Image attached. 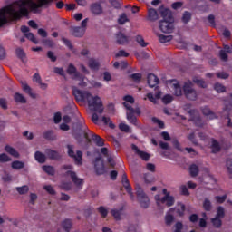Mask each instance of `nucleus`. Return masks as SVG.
I'll return each instance as SVG.
<instances>
[{
  "label": "nucleus",
  "mask_w": 232,
  "mask_h": 232,
  "mask_svg": "<svg viewBox=\"0 0 232 232\" xmlns=\"http://www.w3.org/2000/svg\"><path fill=\"white\" fill-rule=\"evenodd\" d=\"M55 0H38V4L34 2V0H18L14 2V5L18 6L19 10L16 11L17 19H21L22 17H28L30 15V12L33 14H41V9L44 6L48 8L52 3ZM29 8V10H28Z\"/></svg>",
  "instance_id": "obj_1"
},
{
  "label": "nucleus",
  "mask_w": 232,
  "mask_h": 232,
  "mask_svg": "<svg viewBox=\"0 0 232 232\" xmlns=\"http://www.w3.org/2000/svg\"><path fill=\"white\" fill-rule=\"evenodd\" d=\"M72 137L77 140L78 144H82L85 139L88 144L93 140L99 148H102V146H104V139L93 133L90 130L86 131V129H82V125L81 124H77L76 128L73 129Z\"/></svg>",
  "instance_id": "obj_2"
},
{
  "label": "nucleus",
  "mask_w": 232,
  "mask_h": 232,
  "mask_svg": "<svg viewBox=\"0 0 232 232\" xmlns=\"http://www.w3.org/2000/svg\"><path fill=\"white\" fill-rule=\"evenodd\" d=\"M17 11L14 8V5H7L0 9V28L1 26H5L6 23H8V18L6 14L11 15L14 21H19L21 18H17Z\"/></svg>",
  "instance_id": "obj_3"
},
{
  "label": "nucleus",
  "mask_w": 232,
  "mask_h": 232,
  "mask_svg": "<svg viewBox=\"0 0 232 232\" xmlns=\"http://www.w3.org/2000/svg\"><path fill=\"white\" fill-rule=\"evenodd\" d=\"M87 102L90 110L92 111H96L97 113L104 112V105H102V100L99 96H93L90 93V96L87 98Z\"/></svg>",
  "instance_id": "obj_4"
},
{
  "label": "nucleus",
  "mask_w": 232,
  "mask_h": 232,
  "mask_svg": "<svg viewBox=\"0 0 232 232\" xmlns=\"http://www.w3.org/2000/svg\"><path fill=\"white\" fill-rule=\"evenodd\" d=\"M183 95L188 101H197L198 99V92L191 85V82H187L183 85Z\"/></svg>",
  "instance_id": "obj_5"
},
{
  "label": "nucleus",
  "mask_w": 232,
  "mask_h": 232,
  "mask_svg": "<svg viewBox=\"0 0 232 232\" xmlns=\"http://www.w3.org/2000/svg\"><path fill=\"white\" fill-rule=\"evenodd\" d=\"M136 195L140 206L144 209H148V208H150V198L144 193V190H142L140 185L136 186Z\"/></svg>",
  "instance_id": "obj_6"
},
{
  "label": "nucleus",
  "mask_w": 232,
  "mask_h": 232,
  "mask_svg": "<svg viewBox=\"0 0 232 232\" xmlns=\"http://www.w3.org/2000/svg\"><path fill=\"white\" fill-rule=\"evenodd\" d=\"M73 145H67L68 150V156L71 157V159L74 160V162L77 166L82 165V151L77 150L76 154L75 151H73Z\"/></svg>",
  "instance_id": "obj_7"
},
{
  "label": "nucleus",
  "mask_w": 232,
  "mask_h": 232,
  "mask_svg": "<svg viewBox=\"0 0 232 232\" xmlns=\"http://www.w3.org/2000/svg\"><path fill=\"white\" fill-rule=\"evenodd\" d=\"M72 95L77 102H86L88 97H90V92L88 91L79 90L77 87H72Z\"/></svg>",
  "instance_id": "obj_8"
},
{
  "label": "nucleus",
  "mask_w": 232,
  "mask_h": 232,
  "mask_svg": "<svg viewBox=\"0 0 232 232\" xmlns=\"http://www.w3.org/2000/svg\"><path fill=\"white\" fill-rule=\"evenodd\" d=\"M175 26L173 25V21L163 19L160 21V30L163 34H172Z\"/></svg>",
  "instance_id": "obj_9"
},
{
  "label": "nucleus",
  "mask_w": 232,
  "mask_h": 232,
  "mask_svg": "<svg viewBox=\"0 0 232 232\" xmlns=\"http://www.w3.org/2000/svg\"><path fill=\"white\" fill-rule=\"evenodd\" d=\"M155 200L158 205L161 202V204H166L168 208H171V206L175 204V197L169 195V193L166 194L161 198L160 196H155Z\"/></svg>",
  "instance_id": "obj_10"
},
{
  "label": "nucleus",
  "mask_w": 232,
  "mask_h": 232,
  "mask_svg": "<svg viewBox=\"0 0 232 232\" xmlns=\"http://www.w3.org/2000/svg\"><path fill=\"white\" fill-rule=\"evenodd\" d=\"M121 184L123 188H125L127 193H129L131 200H133L135 196H133V189L131 188V185H130V180L128 179V175H126V173L122 175Z\"/></svg>",
  "instance_id": "obj_11"
},
{
  "label": "nucleus",
  "mask_w": 232,
  "mask_h": 232,
  "mask_svg": "<svg viewBox=\"0 0 232 232\" xmlns=\"http://www.w3.org/2000/svg\"><path fill=\"white\" fill-rule=\"evenodd\" d=\"M94 169L97 175H104L106 169L104 167V161L101 158L95 159Z\"/></svg>",
  "instance_id": "obj_12"
},
{
  "label": "nucleus",
  "mask_w": 232,
  "mask_h": 232,
  "mask_svg": "<svg viewBox=\"0 0 232 232\" xmlns=\"http://www.w3.org/2000/svg\"><path fill=\"white\" fill-rule=\"evenodd\" d=\"M66 175H69L72 181L73 182V184H75V186H77L78 188L80 186H83L84 184V179H79L77 177V173H75V171H72V170H67L66 171Z\"/></svg>",
  "instance_id": "obj_13"
},
{
  "label": "nucleus",
  "mask_w": 232,
  "mask_h": 232,
  "mask_svg": "<svg viewBox=\"0 0 232 232\" xmlns=\"http://www.w3.org/2000/svg\"><path fill=\"white\" fill-rule=\"evenodd\" d=\"M115 37L117 44H120L121 46H124L130 43V37L122 34V32H118L115 34Z\"/></svg>",
  "instance_id": "obj_14"
},
{
  "label": "nucleus",
  "mask_w": 232,
  "mask_h": 232,
  "mask_svg": "<svg viewBox=\"0 0 232 232\" xmlns=\"http://www.w3.org/2000/svg\"><path fill=\"white\" fill-rule=\"evenodd\" d=\"M175 210H176L178 217L182 218L186 214V205H184V203H182V202H178L176 208H169L170 213H173V211H175Z\"/></svg>",
  "instance_id": "obj_15"
},
{
  "label": "nucleus",
  "mask_w": 232,
  "mask_h": 232,
  "mask_svg": "<svg viewBox=\"0 0 232 232\" xmlns=\"http://www.w3.org/2000/svg\"><path fill=\"white\" fill-rule=\"evenodd\" d=\"M147 82L150 88H155V86L160 84V80L159 79V77H157V75L153 73H149L147 76Z\"/></svg>",
  "instance_id": "obj_16"
},
{
  "label": "nucleus",
  "mask_w": 232,
  "mask_h": 232,
  "mask_svg": "<svg viewBox=\"0 0 232 232\" xmlns=\"http://www.w3.org/2000/svg\"><path fill=\"white\" fill-rule=\"evenodd\" d=\"M67 73L68 75H74V79H82V74L77 72V67H75V65H73L72 63H70L68 65Z\"/></svg>",
  "instance_id": "obj_17"
},
{
  "label": "nucleus",
  "mask_w": 232,
  "mask_h": 232,
  "mask_svg": "<svg viewBox=\"0 0 232 232\" xmlns=\"http://www.w3.org/2000/svg\"><path fill=\"white\" fill-rule=\"evenodd\" d=\"M171 82H174L172 83L174 95H176V97H182V94L184 93V87L182 88L180 83L176 80H172Z\"/></svg>",
  "instance_id": "obj_18"
},
{
  "label": "nucleus",
  "mask_w": 232,
  "mask_h": 232,
  "mask_svg": "<svg viewBox=\"0 0 232 232\" xmlns=\"http://www.w3.org/2000/svg\"><path fill=\"white\" fill-rule=\"evenodd\" d=\"M71 34L74 37H82L86 34V29L81 26L71 27Z\"/></svg>",
  "instance_id": "obj_19"
},
{
  "label": "nucleus",
  "mask_w": 232,
  "mask_h": 232,
  "mask_svg": "<svg viewBox=\"0 0 232 232\" xmlns=\"http://www.w3.org/2000/svg\"><path fill=\"white\" fill-rule=\"evenodd\" d=\"M131 148L136 152V154L139 155V157H140V159H142V160H146V161L150 160V154L140 150L139 149V147H137V145L132 144Z\"/></svg>",
  "instance_id": "obj_20"
},
{
  "label": "nucleus",
  "mask_w": 232,
  "mask_h": 232,
  "mask_svg": "<svg viewBox=\"0 0 232 232\" xmlns=\"http://www.w3.org/2000/svg\"><path fill=\"white\" fill-rule=\"evenodd\" d=\"M45 155H47V157L51 159V160H59V159H61V155H59V152L51 149H47L45 150Z\"/></svg>",
  "instance_id": "obj_21"
},
{
  "label": "nucleus",
  "mask_w": 232,
  "mask_h": 232,
  "mask_svg": "<svg viewBox=\"0 0 232 232\" xmlns=\"http://www.w3.org/2000/svg\"><path fill=\"white\" fill-rule=\"evenodd\" d=\"M44 139L45 140L53 141L57 140V135H55V132L52 130H48L43 133Z\"/></svg>",
  "instance_id": "obj_22"
},
{
  "label": "nucleus",
  "mask_w": 232,
  "mask_h": 232,
  "mask_svg": "<svg viewBox=\"0 0 232 232\" xmlns=\"http://www.w3.org/2000/svg\"><path fill=\"white\" fill-rule=\"evenodd\" d=\"M210 148L212 150V153H219V151H221V150H222V147L220 146V143L215 138L211 139Z\"/></svg>",
  "instance_id": "obj_23"
},
{
  "label": "nucleus",
  "mask_w": 232,
  "mask_h": 232,
  "mask_svg": "<svg viewBox=\"0 0 232 232\" xmlns=\"http://www.w3.org/2000/svg\"><path fill=\"white\" fill-rule=\"evenodd\" d=\"M91 12L94 15H100V14H102V6L99 3H93L91 5Z\"/></svg>",
  "instance_id": "obj_24"
},
{
  "label": "nucleus",
  "mask_w": 232,
  "mask_h": 232,
  "mask_svg": "<svg viewBox=\"0 0 232 232\" xmlns=\"http://www.w3.org/2000/svg\"><path fill=\"white\" fill-rule=\"evenodd\" d=\"M5 151H6V153L11 155L12 157H14L15 159H19L20 157L19 152L10 145H5Z\"/></svg>",
  "instance_id": "obj_25"
},
{
  "label": "nucleus",
  "mask_w": 232,
  "mask_h": 232,
  "mask_svg": "<svg viewBox=\"0 0 232 232\" xmlns=\"http://www.w3.org/2000/svg\"><path fill=\"white\" fill-rule=\"evenodd\" d=\"M201 111L206 117H210V119H217V114L211 111V109H209L208 106L203 107Z\"/></svg>",
  "instance_id": "obj_26"
},
{
  "label": "nucleus",
  "mask_w": 232,
  "mask_h": 232,
  "mask_svg": "<svg viewBox=\"0 0 232 232\" xmlns=\"http://www.w3.org/2000/svg\"><path fill=\"white\" fill-rule=\"evenodd\" d=\"M22 90L24 92V93L31 96L32 99H35L36 95L35 93L32 92V88L29 87L28 83L22 82Z\"/></svg>",
  "instance_id": "obj_27"
},
{
  "label": "nucleus",
  "mask_w": 232,
  "mask_h": 232,
  "mask_svg": "<svg viewBox=\"0 0 232 232\" xmlns=\"http://www.w3.org/2000/svg\"><path fill=\"white\" fill-rule=\"evenodd\" d=\"M73 223L72 222V219H65L62 222V227L65 232H70Z\"/></svg>",
  "instance_id": "obj_28"
},
{
  "label": "nucleus",
  "mask_w": 232,
  "mask_h": 232,
  "mask_svg": "<svg viewBox=\"0 0 232 232\" xmlns=\"http://www.w3.org/2000/svg\"><path fill=\"white\" fill-rule=\"evenodd\" d=\"M159 19V14L157 10L150 8L148 11V21H157Z\"/></svg>",
  "instance_id": "obj_29"
},
{
  "label": "nucleus",
  "mask_w": 232,
  "mask_h": 232,
  "mask_svg": "<svg viewBox=\"0 0 232 232\" xmlns=\"http://www.w3.org/2000/svg\"><path fill=\"white\" fill-rule=\"evenodd\" d=\"M34 159L39 162L40 164H44L46 162V156L43 154V152L37 150L34 153Z\"/></svg>",
  "instance_id": "obj_30"
},
{
  "label": "nucleus",
  "mask_w": 232,
  "mask_h": 232,
  "mask_svg": "<svg viewBox=\"0 0 232 232\" xmlns=\"http://www.w3.org/2000/svg\"><path fill=\"white\" fill-rule=\"evenodd\" d=\"M122 211H124V207H121V208L117 209H111V214L115 218V220H121V215H122Z\"/></svg>",
  "instance_id": "obj_31"
},
{
  "label": "nucleus",
  "mask_w": 232,
  "mask_h": 232,
  "mask_svg": "<svg viewBox=\"0 0 232 232\" xmlns=\"http://www.w3.org/2000/svg\"><path fill=\"white\" fill-rule=\"evenodd\" d=\"M160 15L163 17V19L174 21L173 15H171V11H169V9H161Z\"/></svg>",
  "instance_id": "obj_32"
},
{
  "label": "nucleus",
  "mask_w": 232,
  "mask_h": 232,
  "mask_svg": "<svg viewBox=\"0 0 232 232\" xmlns=\"http://www.w3.org/2000/svg\"><path fill=\"white\" fill-rule=\"evenodd\" d=\"M14 99L16 103L26 104V98L19 92L14 93Z\"/></svg>",
  "instance_id": "obj_33"
},
{
  "label": "nucleus",
  "mask_w": 232,
  "mask_h": 232,
  "mask_svg": "<svg viewBox=\"0 0 232 232\" xmlns=\"http://www.w3.org/2000/svg\"><path fill=\"white\" fill-rule=\"evenodd\" d=\"M88 66L91 70H99L101 63L95 58L89 59Z\"/></svg>",
  "instance_id": "obj_34"
},
{
  "label": "nucleus",
  "mask_w": 232,
  "mask_h": 232,
  "mask_svg": "<svg viewBox=\"0 0 232 232\" xmlns=\"http://www.w3.org/2000/svg\"><path fill=\"white\" fill-rule=\"evenodd\" d=\"M192 82L197 84V86H199V88H208V83H206V81L203 79H198V77H194L192 79Z\"/></svg>",
  "instance_id": "obj_35"
},
{
  "label": "nucleus",
  "mask_w": 232,
  "mask_h": 232,
  "mask_svg": "<svg viewBox=\"0 0 232 232\" xmlns=\"http://www.w3.org/2000/svg\"><path fill=\"white\" fill-rule=\"evenodd\" d=\"M203 209L204 211H211L213 209V204H211V200L209 198H206L203 201Z\"/></svg>",
  "instance_id": "obj_36"
},
{
  "label": "nucleus",
  "mask_w": 232,
  "mask_h": 232,
  "mask_svg": "<svg viewBox=\"0 0 232 232\" xmlns=\"http://www.w3.org/2000/svg\"><path fill=\"white\" fill-rule=\"evenodd\" d=\"M42 169H44V171L45 173H47V175H51L52 177H53V175H55V168H53L50 165H44L42 167Z\"/></svg>",
  "instance_id": "obj_37"
},
{
  "label": "nucleus",
  "mask_w": 232,
  "mask_h": 232,
  "mask_svg": "<svg viewBox=\"0 0 232 232\" xmlns=\"http://www.w3.org/2000/svg\"><path fill=\"white\" fill-rule=\"evenodd\" d=\"M12 169H23L24 168V162L21 160H14L11 163Z\"/></svg>",
  "instance_id": "obj_38"
},
{
  "label": "nucleus",
  "mask_w": 232,
  "mask_h": 232,
  "mask_svg": "<svg viewBox=\"0 0 232 232\" xmlns=\"http://www.w3.org/2000/svg\"><path fill=\"white\" fill-rule=\"evenodd\" d=\"M211 224L216 227L217 229H219V227H222V219L220 218H211Z\"/></svg>",
  "instance_id": "obj_39"
},
{
  "label": "nucleus",
  "mask_w": 232,
  "mask_h": 232,
  "mask_svg": "<svg viewBox=\"0 0 232 232\" xmlns=\"http://www.w3.org/2000/svg\"><path fill=\"white\" fill-rule=\"evenodd\" d=\"M127 120L130 124H133V126H137V117L132 112H127Z\"/></svg>",
  "instance_id": "obj_40"
},
{
  "label": "nucleus",
  "mask_w": 232,
  "mask_h": 232,
  "mask_svg": "<svg viewBox=\"0 0 232 232\" xmlns=\"http://www.w3.org/2000/svg\"><path fill=\"white\" fill-rule=\"evenodd\" d=\"M181 21H182V23H184V24H188V23H189V21H191V13L188 11H185L181 17Z\"/></svg>",
  "instance_id": "obj_41"
},
{
  "label": "nucleus",
  "mask_w": 232,
  "mask_h": 232,
  "mask_svg": "<svg viewBox=\"0 0 232 232\" xmlns=\"http://www.w3.org/2000/svg\"><path fill=\"white\" fill-rule=\"evenodd\" d=\"M16 191L19 193V195H26L28 191H30V188L28 185H24L22 187H16Z\"/></svg>",
  "instance_id": "obj_42"
},
{
  "label": "nucleus",
  "mask_w": 232,
  "mask_h": 232,
  "mask_svg": "<svg viewBox=\"0 0 232 232\" xmlns=\"http://www.w3.org/2000/svg\"><path fill=\"white\" fill-rule=\"evenodd\" d=\"M198 166H197L196 164H192L189 167V172H190V176L191 177H197L198 176Z\"/></svg>",
  "instance_id": "obj_43"
},
{
  "label": "nucleus",
  "mask_w": 232,
  "mask_h": 232,
  "mask_svg": "<svg viewBox=\"0 0 232 232\" xmlns=\"http://www.w3.org/2000/svg\"><path fill=\"white\" fill-rule=\"evenodd\" d=\"M126 23H130V19H128V15L123 13L118 18V24H126Z\"/></svg>",
  "instance_id": "obj_44"
},
{
  "label": "nucleus",
  "mask_w": 232,
  "mask_h": 232,
  "mask_svg": "<svg viewBox=\"0 0 232 232\" xmlns=\"http://www.w3.org/2000/svg\"><path fill=\"white\" fill-rule=\"evenodd\" d=\"M175 222V216L171 214H166L165 216V224L166 226H171Z\"/></svg>",
  "instance_id": "obj_45"
},
{
  "label": "nucleus",
  "mask_w": 232,
  "mask_h": 232,
  "mask_svg": "<svg viewBox=\"0 0 232 232\" xmlns=\"http://www.w3.org/2000/svg\"><path fill=\"white\" fill-rule=\"evenodd\" d=\"M63 43L72 52V53H75V48H73V44H72V42L64 37L62 38Z\"/></svg>",
  "instance_id": "obj_46"
},
{
  "label": "nucleus",
  "mask_w": 232,
  "mask_h": 232,
  "mask_svg": "<svg viewBox=\"0 0 232 232\" xmlns=\"http://www.w3.org/2000/svg\"><path fill=\"white\" fill-rule=\"evenodd\" d=\"M130 79H132L134 82H140L142 81V74L140 72H135L130 75Z\"/></svg>",
  "instance_id": "obj_47"
},
{
  "label": "nucleus",
  "mask_w": 232,
  "mask_h": 232,
  "mask_svg": "<svg viewBox=\"0 0 232 232\" xmlns=\"http://www.w3.org/2000/svg\"><path fill=\"white\" fill-rule=\"evenodd\" d=\"M173 39V36L171 35H164V34H160L159 35V41L160 43L165 44V43H169Z\"/></svg>",
  "instance_id": "obj_48"
},
{
  "label": "nucleus",
  "mask_w": 232,
  "mask_h": 232,
  "mask_svg": "<svg viewBox=\"0 0 232 232\" xmlns=\"http://www.w3.org/2000/svg\"><path fill=\"white\" fill-rule=\"evenodd\" d=\"M226 217V211L224 210V207L219 206L218 208L216 218H224Z\"/></svg>",
  "instance_id": "obj_49"
},
{
  "label": "nucleus",
  "mask_w": 232,
  "mask_h": 232,
  "mask_svg": "<svg viewBox=\"0 0 232 232\" xmlns=\"http://www.w3.org/2000/svg\"><path fill=\"white\" fill-rule=\"evenodd\" d=\"M15 54L18 57V59H21L23 61V59H24V57H26V53H24V51L18 47L15 49Z\"/></svg>",
  "instance_id": "obj_50"
},
{
  "label": "nucleus",
  "mask_w": 232,
  "mask_h": 232,
  "mask_svg": "<svg viewBox=\"0 0 232 232\" xmlns=\"http://www.w3.org/2000/svg\"><path fill=\"white\" fill-rule=\"evenodd\" d=\"M136 42H137L138 44H140V46H141L142 48H146V46H148V43H145L144 37H142V35H137V36H136Z\"/></svg>",
  "instance_id": "obj_51"
},
{
  "label": "nucleus",
  "mask_w": 232,
  "mask_h": 232,
  "mask_svg": "<svg viewBox=\"0 0 232 232\" xmlns=\"http://www.w3.org/2000/svg\"><path fill=\"white\" fill-rule=\"evenodd\" d=\"M214 90H216L218 93H224V92H226V86L218 82V83H215Z\"/></svg>",
  "instance_id": "obj_52"
},
{
  "label": "nucleus",
  "mask_w": 232,
  "mask_h": 232,
  "mask_svg": "<svg viewBox=\"0 0 232 232\" xmlns=\"http://www.w3.org/2000/svg\"><path fill=\"white\" fill-rule=\"evenodd\" d=\"M24 35L26 39H28L29 41H32L34 44H39V41L37 40V38H35V35H34L33 33H27Z\"/></svg>",
  "instance_id": "obj_53"
},
{
  "label": "nucleus",
  "mask_w": 232,
  "mask_h": 232,
  "mask_svg": "<svg viewBox=\"0 0 232 232\" xmlns=\"http://www.w3.org/2000/svg\"><path fill=\"white\" fill-rule=\"evenodd\" d=\"M172 102H173V96H171V94H166L162 98L163 104H171Z\"/></svg>",
  "instance_id": "obj_54"
},
{
  "label": "nucleus",
  "mask_w": 232,
  "mask_h": 232,
  "mask_svg": "<svg viewBox=\"0 0 232 232\" xmlns=\"http://www.w3.org/2000/svg\"><path fill=\"white\" fill-rule=\"evenodd\" d=\"M215 200L218 202V204H224V202L227 200V194H225L223 196H216Z\"/></svg>",
  "instance_id": "obj_55"
},
{
  "label": "nucleus",
  "mask_w": 232,
  "mask_h": 232,
  "mask_svg": "<svg viewBox=\"0 0 232 232\" xmlns=\"http://www.w3.org/2000/svg\"><path fill=\"white\" fill-rule=\"evenodd\" d=\"M43 44L47 46L48 48H53L55 46V43L52 39H44L43 40Z\"/></svg>",
  "instance_id": "obj_56"
},
{
  "label": "nucleus",
  "mask_w": 232,
  "mask_h": 232,
  "mask_svg": "<svg viewBox=\"0 0 232 232\" xmlns=\"http://www.w3.org/2000/svg\"><path fill=\"white\" fill-rule=\"evenodd\" d=\"M227 169L230 179H232V159L230 158L227 159Z\"/></svg>",
  "instance_id": "obj_57"
},
{
  "label": "nucleus",
  "mask_w": 232,
  "mask_h": 232,
  "mask_svg": "<svg viewBox=\"0 0 232 232\" xmlns=\"http://www.w3.org/2000/svg\"><path fill=\"white\" fill-rule=\"evenodd\" d=\"M172 146H174L175 150H177L178 151H184V150L180 146V142H179V140L177 139L172 140Z\"/></svg>",
  "instance_id": "obj_58"
},
{
  "label": "nucleus",
  "mask_w": 232,
  "mask_h": 232,
  "mask_svg": "<svg viewBox=\"0 0 232 232\" xmlns=\"http://www.w3.org/2000/svg\"><path fill=\"white\" fill-rule=\"evenodd\" d=\"M98 211L100 215H102V218H106L108 217V209L103 206L98 208Z\"/></svg>",
  "instance_id": "obj_59"
},
{
  "label": "nucleus",
  "mask_w": 232,
  "mask_h": 232,
  "mask_svg": "<svg viewBox=\"0 0 232 232\" xmlns=\"http://www.w3.org/2000/svg\"><path fill=\"white\" fill-rule=\"evenodd\" d=\"M12 161V158L9 157L6 153L0 154V162H10Z\"/></svg>",
  "instance_id": "obj_60"
},
{
  "label": "nucleus",
  "mask_w": 232,
  "mask_h": 232,
  "mask_svg": "<svg viewBox=\"0 0 232 232\" xmlns=\"http://www.w3.org/2000/svg\"><path fill=\"white\" fill-rule=\"evenodd\" d=\"M184 6V2H174L171 5L172 10H180V8Z\"/></svg>",
  "instance_id": "obj_61"
},
{
  "label": "nucleus",
  "mask_w": 232,
  "mask_h": 232,
  "mask_svg": "<svg viewBox=\"0 0 232 232\" xmlns=\"http://www.w3.org/2000/svg\"><path fill=\"white\" fill-rule=\"evenodd\" d=\"M44 189L49 193V195H55V188L52 187V185H45L44 186Z\"/></svg>",
  "instance_id": "obj_62"
},
{
  "label": "nucleus",
  "mask_w": 232,
  "mask_h": 232,
  "mask_svg": "<svg viewBox=\"0 0 232 232\" xmlns=\"http://www.w3.org/2000/svg\"><path fill=\"white\" fill-rule=\"evenodd\" d=\"M151 121L154 122V124H158L159 128H164V121L159 120L157 117H152Z\"/></svg>",
  "instance_id": "obj_63"
},
{
  "label": "nucleus",
  "mask_w": 232,
  "mask_h": 232,
  "mask_svg": "<svg viewBox=\"0 0 232 232\" xmlns=\"http://www.w3.org/2000/svg\"><path fill=\"white\" fill-rule=\"evenodd\" d=\"M183 227H184V225L182 224V222L178 221L175 224V230H174V232H182Z\"/></svg>",
  "instance_id": "obj_64"
}]
</instances>
